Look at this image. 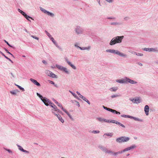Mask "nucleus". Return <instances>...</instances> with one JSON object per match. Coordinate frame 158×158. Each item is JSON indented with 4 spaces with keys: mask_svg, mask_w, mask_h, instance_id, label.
Returning <instances> with one entry per match:
<instances>
[{
    "mask_svg": "<svg viewBox=\"0 0 158 158\" xmlns=\"http://www.w3.org/2000/svg\"><path fill=\"white\" fill-rule=\"evenodd\" d=\"M106 52L107 53H110L114 54L117 55L120 57L127 58V54L120 52L118 50H115L114 49H107L106 50Z\"/></svg>",
    "mask_w": 158,
    "mask_h": 158,
    "instance_id": "1",
    "label": "nucleus"
},
{
    "mask_svg": "<svg viewBox=\"0 0 158 158\" xmlns=\"http://www.w3.org/2000/svg\"><path fill=\"white\" fill-rule=\"evenodd\" d=\"M124 36H116L110 40L109 43L110 45L112 46L118 43H120L122 42Z\"/></svg>",
    "mask_w": 158,
    "mask_h": 158,
    "instance_id": "2",
    "label": "nucleus"
},
{
    "mask_svg": "<svg viewBox=\"0 0 158 158\" xmlns=\"http://www.w3.org/2000/svg\"><path fill=\"white\" fill-rule=\"evenodd\" d=\"M55 67L59 70L64 72L67 74H70V71L67 68L58 64H56Z\"/></svg>",
    "mask_w": 158,
    "mask_h": 158,
    "instance_id": "3",
    "label": "nucleus"
},
{
    "mask_svg": "<svg viewBox=\"0 0 158 158\" xmlns=\"http://www.w3.org/2000/svg\"><path fill=\"white\" fill-rule=\"evenodd\" d=\"M130 139L129 137L126 136H122L117 138L116 140L117 142L122 143L128 141Z\"/></svg>",
    "mask_w": 158,
    "mask_h": 158,
    "instance_id": "4",
    "label": "nucleus"
},
{
    "mask_svg": "<svg viewBox=\"0 0 158 158\" xmlns=\"http://www.w3.org/2000/svg\"><path fill=\"white\" fill-rule=\"evenodd\" d=\"M74 31L75 33L77 35L82 34L83 33V28L80 26H77L75 28Z\"/></svg>",
    "mask_w": 158,
    "mask_h": 158,
    "instance_id": "5",
    "label": "nucleus"
},
{
    "mask_svg": "<svg viewBox=\"0 0 158 158\" xmlns=\"http://www.w3.org/2000/svg\"><path fill=\"white\" fill-rule=\"evenodd\" d=\"M42 101L46 106H51L52 104H54L49 99L45 97H44V99L42 100Z\"/></svg>",
    "mask_w": 158,
    "mask_h": 158,
    "instance_id": "6",
    "label": "nucleus"
},
{
    "mask_svg": "<svg viewBox=\"0 0 158 158\" xmlns=\"http://www.w3.org/2000/svg\"><path fill=\"white\" fill-rule=\"evenodd\" d=\"M105 153L110 155H112L114 156H117L118 154L122 153V152L121 151L114 152L111 150H109L107 149Z\"/></svg>",
    "mask_w": 158,
    "mask_h": 158,
    "instance_id": "7",
    "label": "nucleus"
},
{
    "mask_svg": "<svg viewBox=\"0 0 158 158\" xmlns=\"http://www.w3.org/2000/svg\"><path fill=\"white\" fill-rule=\"evenodd\" d=\"M143 50L144 51L154 52H158V48L157 47L154 48H143Z\"/></svg>",
    "mask_w": 158,
    "mask_h": 158,
    "instance_id": "8",
    "label": "nucleus"
},
{
    "mask_svg": "<svg viewBox=\"0 0 158 158\" xmlns=\"http://www.w3.org/2000/svg\"><path fill=\"white\" fill-rule=\"evenodd\" d=\"M18 11L20 13L23 15L24 16V17L26 18V19H27L28 20L30 21V20H29V19H31L32 20H33V19H32V17H31L27 15L22 10H21L19 9H18Z\"/></svg>",
    "mask_w": 158,
    "mask_h": 158,
    "instance_id": "9",
    "label": "nucleus"
},
{
    "mask_svg": "<svg viewBox=\"0 0 158 158\" xmlns=\"http://www.w3.org/2000/svg\"><path fill=\"white\" fill-rule=\"evenodd\" d=\"M137 147L135 144H133L130 147L127 148L123 149V150L121 151L122 153L123 152L128 151L131 150H133L134 149L136 148Z\"/></svg>",
    "mask_w": 158,
    "mask_h": 158,
    "instance_id": "10",
    "label": "nucleus"
},
{
    "mask_svg": "<svg viewBox=\"0 0 158 158\" xmlns=\"http://www.w3.org/2000/svg\"><path fill=\"white\" fill-rule=\"evenodd\" d=\"M51 107L52 108L51 109V111L53 114L57 112H60V110L57 108L56 106H55L54 104H52Z\"/></svg>",
    "mask_w": 158,
    "mask_h": 158,
    "instance_id": "11",
    "label": "nucleus"
},
{
    "mask_svg": "<svg viewBox=\"0 0 158 158\" xmlns=\"http://www.w3.org/2000/svg\"><path fill=\"white\" fill-rule=\"evenodd\" d=\"M58 106L60 107L61 109L64 112H65L67 115L69 116V118L72 120H73V117L69 114V113L65 109H64L62 105L60 103H57V105Z\"/></svg>",
    "mask_w": 158,
    "mask_h": 158,
    "instance_id": "12",
    "label": "nucleus"
},
{
    "mask_svg": "<svg viewBox=\"0 0 158 158\" xmlns=\"http://www.w3.org/2000/svg\"><path fill=\"white\" fill-rule=\"evenodd\" d=\"M127 77H124L123 78L121 79H118L116 80V82L120 84L127 83Z\"/></svg>",
    "mask_w": 158,
    "mask_h": 158,
    "instance_id": "13",
    "label": "nucleus"
},
{
    "mask_svg": "<svg viewBox=\"0 0 158 158\" xmlns=\"http://www.w3.org/2000/svg\"><path fill=\"white\" fill-rule=\"evenodd\" d=\"M129 83L131 84H137L138 82L134 80H132L128 77H127V83Z\"/></svg>",
    "mask_w": 158,
    "mask_h": 158,
    "instance_id": "14",
    "label": "nucleus"
},
{
    "mask_svg": "<svg viewBox=\"0 0 158 158\" xmlns=\"http://www.w3.org/2000/svg\"><path fill=\"white\" fill-rule=\"evenodd\" d=\"M131 101L133 103L135 104H138L141 102V99L139 98H133Z\"/></svg>",
    "mask_w": 158,
    "mask_h": 158,
    "instance_id": "15",
    "label": "nucleus"
},
{
    "mask_svg": "<svg viewBox=\"0 0 158 158\" xmlns=\"http://www.w3.org/2000/svg\"><path fill=\"white\" fill-rule=\"evenodd\" d=\"M30 81L34 85H37L38 86H40V85L39 83L36 80L31 78L30 79Z\"/></svg>",
    "mask_w": 158,
    "mask_h": 158,
    "instance_id": "16",
    "label": "nucleus"
},
{
    "mask_svg": "<svg viewBox=\"0 0 158 158\" xmlns=\"http://www.w3.org/2000/svg\"><path fill=\"white\" fill-rule=\"evenodd\" d=\"M149 107L148 105H146L145 106L144 108V111L145 114L147 116L149 115Z\"/></svg>",
    "mask_w": 158,
    "mask_h": 158,
    "instance_id": "17",
    "label": "nucleus"
},
{
    "mask_svg": "<svg viewBox=\"0 0 158 158\" xmlns=\"http://www.w3.org/2000/svg\"><path fill=\"white\" fill-rule=\"evenodd\" d=\"M66 62L73 69L76 70L77 69L76 67L72 63L69 61L67 60Z\"/></svg>",
    "mask_w": 158,
    "mask_h": 158,
    "instance_id": "18",
    "label": "nucleus"
},
{
    "mask_svg": "<svg viewBox=\"0 0 158 158\" xmlns=\"http://www.w3.org/2000/svg\"><path fill=\"white\" fill-rule=\"evenodd\" d=\"M17 146L18 147L19 149V150L27 154L29 153V151L23 149L22 147L20 146V145H17Z\"/></svg>",
    "mask_w": 158,
    "mask_h": 158,
    "instance_id": "19",
    "label": "nucleus"
},
{
    "mask_svg": "<svg viewBox=\"0 0 158 158\" xmlns=\"http://www.w3.org/2000/svg\"><path fill=\"white\" fill-rule=\"evenodd\" d=\"M131 119H132L135 121L139 122H141L143 121V120L142 119L136 117H133L132 116H131Z\"/></svg>",
    "mask_w": 158,
    "mask_h": 158,
    "instance_id": "20",
    "label": "nucleus"
},
{
    "mask_svg": "<svg viewBox=\"0 0 158 158\" xmlns=\"http://www.w3.org/2000/svg\"><path fill=\"white\" fill-rule=\"evenodd\" d=\"M98 148L100 149L103 152H105L106 151L107 148H106L105 147L103 146L102 145H99L98 146Z\"/></svg>",
    "mask_w": 158,
    "mask_h": 158,
    "instance_id": "21",
    "label": "nucleus"
},
{
    "mask_svg": "<svg viewBox=\"0 0 158 158\" xmlns=\"http://www.w3.org/2000/svg\"><path fill=\"white\" fill-rule=\"evenodd\" d=\"M91 48V47L90 46H88L87 47H82V48H81V50L84 51V50H87L89 51L90 50Z\"/></svg>",
    "mask_w": 158,
    "mask_h": 158,
    "instance_id": "22",
    "label": "nucleus"
},
{
    "mask_svg": "<svg viewBox=\"0 0 158 158\" xmlns=\"http://www.w3.org/2000/svg\"><path fill=\"white\" fill-rule=\"evenodd\" d=\"M118 89V88L117 87H114L110 88L109 90L111 92H116Z\"/></svg>",
    "mask_w": 158,
    "mask_h": 158,
    "instance_id": "23",
    "label": "nucleus"
},
{
    "mask_svg": "<svg viewBox=\"0 0 158 158\" xmlns=\"http://www.w3.org/2000/svg\"><path fill=\"white\" fill-rule=\"evenodd\" d=\"M96 119L98 121L100 122H105L106 119H105L103 118H101L100 117H98L97 118H96Z\"/></svg>",
    "mask_w": 158,
    "mask_h": 158,
    "instance_id": "24",
    "label": "nucleus"
},
{
    "mask_svg": "<svg viewBox=\"0 0 158 158\" xmlns=\"http://www.w3.org/2000/svg\"><path fill=\"white\" fill-rule=\"evenodd\" d=\"M81 98H82L84 101H85L86 102H87V103L89 105H90V102L85 97L83 96H81Z\"/></svg>",
    "mask_w": 158,
    "mask_h": 158,
    "instance_id": "25",
    "label": "nucleus"
},
{
    "mask_svg": "<svg viewBox=\"0 0 158 158\" xmlns=\"http://www.w3.org/2000/svg\"><path fill=\"white\" fill-rule=\"evenodd\" d=\"M50 75H49V76L52 77V78H57L58 77L57 75H55V74L51 72H50Z\"/></svg>",
    "mask_w": 158,
    "mask_h": 158,
    "instance_id": "26",
    "label": "nucleus"
},
{
    "mask_svg": "<svg viewBox=\"0 0 158 158\" xmlns=\"http://www.w3.org/2000/svg\"><path fill=\"white\" fill-rule=\"evenodd\" d=\"M46 14L47 15H48L52 17H53L55 16V15L54 13H53L52 12H50L49 11H47Z\"/></svg>",
    "mask_w": 158,
    "mask_h": 158,
    "instance_id": "27",
    "label": "nucleus"
},
{
    "mask_svg": "<svg viewBox=\"0 0 158 158\" xmlns=\"http://www.w3.org/2000/svg\"><path fill=\"white\" fill-rule=\"evenodd\" d=\"M50 40L52 41V42L54 44L56 47H58V44L56 42L55 40L52 37L50 39Z\"/></svg>",
    "mask_w": 158,
    "mask_h": 158,
    "instance_id": "28",
    "label": "nucleus"
},
{
    "mask_svg": "<svg viewBox=\"0 0 158 158\" xmlns=\"http://www.w3.org/2000/svg\"><path fill=\"white\" fill-rule=\"evenodd\" d=\"M113 133H105L104 135V136L105 135L109 136L110 137H111L113 136Z\"/></svg>",
    "mask_w": 158,
    "mask_h": 158,
    "instance_id": "29",
    "label": "nucleus"
},
{
    "mask_svg": "<svg viewBox=\"0 0 158 158\" xmlns=\"http://www.w3.org/2000/svg\"><path fill=\"white\" fill-rule=\"evenodd\" d=\"M69 92H70L72 94V95L74 96V98L77 99H79V98L75 93H73L72 91L70 90L69 91Z\"/></svg>",
    "mask_w": 158,
    "mask_h": 158,
    "instance_id": "30",
    "label": "nucleus"
},
{
    "mask_svg": "<svg viewBox=\"0 0 158 158\" xmlns=\"http://www.w3.org/2000/svg\"><path fill=\"white\" fill-rule=\"evenodd\" d=\"M15 85L17 86V87L21 90L22 92H24L25 91L24 89L21 86H20L15 84Z\"/></svg>",
    "mask_w": 158,
    "mask_h": 158,
    "instance_id": "31",
    "label": "nucleus"
},
{
    "mask_svg": "<svg viewBox=\"0 0 158 158\" xmlns=\"http://www.w3.org/2000/svg\"><path fill=\"white\" fill-rule=\"evenodd\" d=\"M121 116L122 117L124 118H131V116L125 115V114H122L121 115Z\"/></svg>",
    "mask_w": 158,
    "mask_h": 158,
    "instance_id": "32",
    "label": "nucleus"
},
{
    "mask_svg": "<svg viewBox=\"0 0 158 158\" xmlns=\"http://www.w3.org/2000/svg\"><path fill=\"white\" fill-rule=\"evenodd\" d=\"M79 44L77 43H75L74 44V46L77 48H79L81 50V48H82V47H81L79 46Z\"/></svg>",
    "mask_w": 158,
    "mask_h": 158,
    "instance_id": "33",
    "label": "nucleus"
},
{
    "mask_svg": "<svg viewBox=\"0 0 158 158\" xmlns=\"http://www.w3.org/2000/svg\"><path fill=\"white\" fill-rule=\"evenodd\" d=\"M110 25H120V23L117 22H112L110 23Z\"/></svg>",
    "mask_w": 158,
    "mask_h": 158,
    "instance_id": "34",
    "label": "nucleus"
},
{
    "mask_svg": "<svg viewBox=\"0 0 158 158\" xmlns=\"http://www.w3.org/2000/svg\"><path fill=\"white\" fill-rule=\"evenodd\" d=\"M40 10L44 13H45V14H46L47 12V10H46L45 9H44L41 7H40Z\"/></svg>",
    "mask_w": 158,
    "mask_h": 158,
    "instance_id": "35",
    "label": "nucleus"
},
{
    "mask_svg": "<svg viewBox=\"0 0 158 158\" xmlns=\"http://www.w3.org/2000/svg\"><path fill=\"white\" fill-rule=\"evenodd\" d=\"M72 102L73 103H75L76 105L78 107H80V104H79V103L78 102H77L76 101H72Z\"/></svg>",
    "mask_w": 158,
    "mask_h": 158,
    "instance_id": "36",
    "label": "nucleus"
},
{
    "mask_svg": "<svg viewBox=\"0 0 158 158\" xmlns=\"http://www.w3.org/2000/svg\"><path fill=\"white\" fill-rule=\"evenodd\" d=\"M36 94L37 96L39 97V98L42 101V100H43V99H44V97H43V96L41 95L40 94H39L38 93H36Z\"/></svg>",
    "mask_w": 158,
    "mask_h": 158,
    "instance_id": "37",
    "label": "nucleus"
},
{
    "mask_svg": "<svg viewBox=\"0 0 158 158\" xmlns=\"http://www.w3.org/2000/svg\"><path fill=\"white\" fill-rule=\"evenodd\" d=\"M58 119L62 123H63L64 122V119L62 118V117L61 116H59L58 118Z\"/></svg>",
    "mask_w": 158,
    "mask_h": 158,
    "instance_id": "38",
    "label": "nucleus"
},
{
    "mask_svg": "<svg viewBox=\"0 0 158 158\" xmlns=\"http://www.w3.org/2000/svg\"><path fill=\"white\" fill-rule=\"evenodd\" d=\"M105 1L107 3H112L114 2V0H105Z\"/></svg>",
    "mask_w": 158,
    "mask_h": 158,
    "instance_id": "39",
    "label": "nucleus"
},
{
    "mask_svg": "<svg viewBox=\"0 0 158 158\" xmlns=\"http://www.w3.org/2000/svg\"><path fill=\"white\" fill-rule=\"evenodd\" d=\"M45 32L46 33V35L50 39L52 37L51 34L47 31H46Z\"/></svg>",
    "mask_w": 158,
    "mask_h": 158,
    "instance_id": "40",
    "label": "nucleus"
},
{
    "mask_svg": "<svg viewBox=\"0 0 158 158\" xmlns=\"http://www.w3.org/2000/svg\"><path fill=\"white\" fill-rule=\"evenodd\" d=\"M31 36L33 38L37 40H39V38L36 36L32 35H31Z\"/></svg>",
    "mask_w": 158,
    "mask_h": 158,
    "instance_id": "41",
    "label": "nucleus"
},
{
    "mask_svg": "<svg viewBox=\"0 0 158 158\" xmlns=\"http://www.w3.org/2000/svg\"><path fill=\"white\" fill-rule=\"evenodd\" d=\"M130 17L128 16H126L124 17L123 19L124 21H127L130 19Z\"/></svg>",
    "mask_w": 158,
    "mask_h": 158,
    "instance_id": "42",
    "label": "nucleus"
},
{
    "mask_svg": "<svg viewBox=\"0 0 158 158\" xmlns=\"http://www.w3.org/2000/svg\"><path fill=\"white\" fill-rule=\"evenodd\" d=\"M119 96V95L118 94H114V95H112L111 96V97L112 98H114L118 97Z\"/></svg>",
    "mask_w": 158,
    "mask_h": 158,
    "instance_id": "43",
    "label": "nucleus"
},
{
    "mask_svg": "<svg viewBox=\"0 0 158 158\" xmlns=\"http://www.w3.org/2000/svg\"><path fill=\"white\" fill-rule=\"evenodd\" d=\"M103 107L104 109L110 112V111L111 109L109 108H108L107 107H105L104 106H103Z\"/></svg>",
    "mask_w": 158,
    "mask_h": 158,
    "instance_id": "44",
    "label": "nucleus"
},
{
    "mask_svg": "<svg viewBox=\"0 0 158 158\" xmlns=\"http://www.w3.org/2000/svg\"><path fill=\"white\" fill-rule=\"evenodd\" d=\"M92 133H94V134H97V133H100V131H92Z\"/></svg>",
    "mask_w": 158,
    "mask_h": 158,
    "instance_id": "45",
    "label": "nucleus"
},
{
    "mask_svg": "<svg viewBox=\"0 0 158 158\" xmlns=\"http://www.w3.org/2000/svg\"><path fill=\"white\" fill-rule=\"evenodd\" d=\"M117 124L125 128V127L124 125L123 124H122L119 122H118Z\"/></svg>",
    "mask_w": 158,
    "mask_h": 158,
    "instance_id": "46",
    "label": "nucleus"
},
{
    "mask_svg": "<svg viewBox=\"0 0 158 158\" xmlns=\"http://www.w3.org/2000/svg\"><path fill=\"white\" fill-rule=\"evenodd\" d=\"M50 71L47 70L46 71L45 73H46L47 74V75L49 76V75H50Z\"/></svg>",
    "mask_w": 158,
    "mask_h": 158,
    "instance_id": "47",
    "label": "nucleus"
},
{
    "mask_svg": "<svg viewBox=\"0 0 158 158\" xmlns=\"http://www.w3.org/2000/svg\"><path fill=\"white\" fill-rule=\"evenodd\" d=\"M117 111L115 110H113L112 109H111V110L110 111V112H112V113H113L116 114Z\"/></svg>",
    "mask_w": 158,
    "mask_h": 158,
    "instance_id": "48",
    "label": "nucleus"
},
{
    "mask_svg": "<svg viewBox=\"0 0 158 158\" xmlns=\"http://www.w3.org/2000/svg\"><path fill=\"white\" fill-rule=\"evenodd\" d=\"M17 92H18L17 91L15 90L13 91L10 92V93L16 95L17 94Z\"/></svg>",
    "mask_w": 158,
    "mask_h": 158,
    "instance_id": "49",
    "label": "nucleus"
},
{
    "mask_svg": "<svg viewBox=\"0 0 158 158\" xmlns=\"http://www.w3.org/2000/svg\"><path fill=\"white\" fill-rule=\"evenodd\" d=\"M105 122L109 123H111V120L106 119Z\"/></svg>",
    "mask_w": 158,
    "mask_h": 158,
    "instance_id": "50",
    "label": "nucleus"
},
{
    "mask_svg": "<svg viewBox=\"0 0 158 158\" xmlns=\"http://www.w3.org/2000/svg\"><path fill=\"white\" fill-rule=\"evenodd\" d=\"M59 112H57L54 114L58 118H59V116H60V115H59Z\"/></svg>",
    "mask_w": 158,
    "mask_h": 158,
    "instance_id": "51",
    "label": "nucleus"
},
{
    "mask_svg": "<svg viewBox=\"0 0 158 158\" xmlns=\"http://www.w3.org/2000/svg\"><path fill=\"white\" fill-rule=\"evenodd\" d=\"M118 122L114 120H111V123L117 124Z\"/></svg>",
    "mask_w": 158,
    "mask_h": 158,
    "instance_id": "52",
    "label": "nucleus"
},
{
    "mask_svg": "<svg viewBox=\"0 0 158 158\" xmlns=\"http://www.w3.org/2000/svg\"><path fill=\"white\" fill-rule=\"evenodd\" d=\"M48 81L49 82V83H50L51 84H52V85H54L55 84V83L54 82L52 81Z\"/></svg>",
    "mask_w": 158,
    "mask_h": 158,
    "instance_id": "53",
    "label": "nucleus"
},
{
    "mask_svg": "<svg viewBox=\"0 0 158 158\" xmlns=\"http://www.w3.org/2000/svg\"><path fill=\"white\" fill-rule=\"evenodd\" d=\"M11 74L12 78H14L16 77V75L15 74H14L13 73H11Z\"/></svg>",
    "mask_w": 158,
    "mask_h": 158,
    "instance_id": "54",
    "label": "nucleus"
},
{
    "mask_svg": "<svg viewBox=\"0 0 158 158\" xmlns=\"http://www.w3.org/2000/svg\"><path fill=\"white\" fill-rule=\"evenodd\" d=\"M115 19L114 17H109L107 18V19Z\"/></svg>",
    "mask_w": 158,
    "mask_h": 158,
    "instance_id": "55",
    "label": "nucleus"
},
{
    "mask_svg": "<svg viewBox=\"0 0 158 158\" xmlns=\"http://www.w3.org/2000/svg\"><path fill=\"white\" fill-rule=\"evenodd\" d=\"M137 56H143V54L141 53H138V54H137Z\"/></svg>",
    "mask_w": 158,
    "mask_h": 158,
    "instance_id": "56",
    "label": "nucleus"
},
{
    "mask_svg": "<svg viewBox=\"0 0 158 158\" xmlns=\"http://www.w3.org/2000/svg\"><path fill=\"white\" fill-rule=\"evenodd\" d=\"M76 93H77V94H78V95H79L80 97V98H81V96H82V95H81L80 93L78 91H77Z\"/></svg>",
    "mask_w": 158,
    "mask_h": 158,
    "instance_id": "57",
    "label": "nucleus"
},
{
    "mask_svg": "<svg viewBox=\"0 0 158 158\" xmlns=\"http://www.w3.org/2000/svg\"><path fill=\"white\" fill-rule=\"evenodd\" d=\"M42 62L43 63L45 64H47V62L45 60H42Z\"/></svg>",
    "mask_w": 158,
    "mask_h": 158,
    "instance_id": "58",
    "label": "nucleus"
},
{
    "mask_svg": "<svg viewBox=\"0 0 158 158\" xmlns=\"http://www.w3.org/2000/svg\"><path fill=\"white\" fill-rule=\"evenodd\" d=\"M131 53H134L135 54V55H136L137 56V54H138V53H136V52H132Z\"/></svg>",
    "mask_w": 158,
    "mask_h": 158,
    "instance_id": "59",
    "label": "nucleus"
},
{
    "mask_svg": "<svg viewBox=\"0 0 158 158\" xmlns=\"http://www.w3.org/2000/svg\"><path fill=\"white\" fill-rule=\"evenodd\" d=\"M5 51H6V52H7L8 53L10 54V52H9V51L7 49H6V48H5Z\"/></svg>",
    "mask_w": 158,
    "mask_h": 158,
    "instance_id": "60",
    "label": "nucleus"
},
{
    "mask_svg": "<svg viewBox=\"0 0 158 158\" xmlns=\"http://www.w3.org/2000/svg\"><path fill=\"white\" fill-rule=\"evenodd\" d=\"M4 41L9 46H10V44L7 41L5 40H4Z\"/></svg>",
    "mask_w": 158,
    "mask_h": 158,
    "instance_id": "61",
    "label": "nucleus"
},
{
    "mask_svg": "<svg viewBox=\"0 0 158 158\" xmlns=\"http://www.w3.org/2000/svg\"><path fill=\"white\" fill-rule=\"evenodd\" d=\"M134 139L135 140H136L137 139V137L136 136H135L134 137Z\"/></svg>",
    "mask_w": 158,
    "mask_h": 158,
    "instance_id": "62",
    "label": "nucleus"
},
{
    "mask_svg": "<svg viewBox=\"0 0 158 158\" xmlns=\"http://www.w3.org/2000/svg\"><path fill=\"white\" fill-rule=\"evenodd\" d=\"M139 65L140 66H142L143 65V64L141 63H139Z\"/></svg>",
    "mask_w": 158,
    "mask_h": 158,
    "instance_id": "63",
    "label": "nucleus"
},
{
    "mask_svg": "<svg viewBox=\"0 0 158 158\" xmlns=\"http://www.w3.org/2000/svg\"><path fill=\"white\" fill-rule=\"evenodd\" d=\"M116 114H120V112H119L117 111Z\"/></svg>",
    "mask_w": 158,
    "mask_h": 158,
    "instance_id": "64",
    "label": "nucleus"
}]
</instances>
